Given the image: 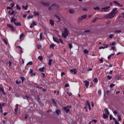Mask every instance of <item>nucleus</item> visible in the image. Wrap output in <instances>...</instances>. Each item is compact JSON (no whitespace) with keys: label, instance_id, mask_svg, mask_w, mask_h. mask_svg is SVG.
Listing matches in <instances>:
<instances>
[{"label":"nucleus","instance_id":"obj_1","mask_svg":"<svg viewBox=\"0 0 124 124\" xmlns=\"http://www.w3.org/2000/svg\"><path fill=\"white\" fill-rule=\"evenodd\" d=\"M118 13V8H114L111 12L107 16H105L106 19H110L111 18H114L116 15Z\"/></svg>","mask_w":124,"mask_h":124},{"label":"nucleus","instance_id":"obj_2","mask_svg":"<svg viewBox=\"0 0 124 124\" xmlns=\"http://www.w3.org/2000/svg\"><path fill=\"white\" fill-rule=\"evenodd\" d=\"M62 35L64 38H66L68 36V31L66 28L64 29V31L62 32Z\"/></svg>","mask_w":124,"mask_h":124},{"label":"nucleus","instance_id":"obj_3","mask_svg":"<svg viewBox=\"0 0 124 124\" xmlns=\"http://www.w3.org/2000/svg\"><path fill=\"white\" fill-rule=\"evenodd\" d=\"M6 104L4 103H0V113L1 114V113H3V111H2V107H4L5 106Z\"/></svg>","mask_w":124,"mask_h":124},{"label":"nucleus","instance_id":"obj_4","mask_svg":"<svg viewBox=\"0 0 124 124\" xmlns=\"http://www.w3.org/2000/svg\"><path fill=\"white\" fill-rule=\"evenodd\" d=\"M68 108H71V106H68L67 107H64L63 108V110H65L66 113H68V112H70V109Z\"/></svg>","mask_w":124,"mask_h":124},{"label":"nucleus","instance_id":"obj_5","mask_svg":"<svg viewBox=\"0 0 124 124\" xmlns=\"http://www.w3.org/2000/svg\"><path fill=\"white\" fill-rule=\"evenodd\" d=\"M7 27L11 29V31H15L14 29V27H13L11 24H7Z\"/></svg>","mask_w":124,"mask_h":124},{"label":"nucleus","instance_id":"obj_6","mask_svg":"<svg viewBox=\"0 0 124 124\" xmlns=\"http://www.w3.org/2000/svg\"><path fill=\"white\" fill-rule=\"evenodd\" d=\"M41 4L45 6H49L50 5V2H44L42 1L41 2Z\"/></svg>","mask_w":124,"mask_h":124},{"label":"nucleus","instance_id":"obj_7","mask_svg":"<svg viewBox=\"0 0 124 124\" xmlns=\"http://www.w3.org/2000/svg\"><path fill=\"white\" fill-rule=\"evenodd\" d=\"M53 41H54L55 42H56V43H58V44H60L59 38L57 37H53Z\"/></svg>","mask_w":124,"mask_h":124},{"label":"nucleus","instance_id":"obj_8","mask_svg":"<svg viewBox=\"0 0 124 124\" xmlns=\"http://www.w3.org/2000/svg\"><path fill=\"white\" fill-rule=\"evenodd\" d=\"M113 2L118 6H120V7H124V5L123 4H120V3L118 2L117 1H113Z\"/></svg>","mask_w":124,"mask_h":124},{"label":"nucleus","instance_id":"obj_9","mask_svg":"<svg viewBox=\"0 0 124 124\" xmlns=\"http://www.w3.org/2000/svg\"><path fill=\"white\" fill-rule=\"evenodd\" d=\"M84 83H85V87L86 88H88L90 85V82L88 80H85L84 81Z\"/></svg>","mask_w":124,"mask_h":124},{"label":"nucleus","instance_id":"obj_10","mask_svg":"<svg viewBox=\"0 0 124 124\" xmlns=\"http://www.w3.org/2000/svg\"><path fill=\"white\" fill-rule=\"evenodd\" d=\"M109 8H110V6H108L106 7L102 8V9H103L105 12H107V10H108Z\"/></svg>","mask_w":124,"mask_h":124},{"label":"nucleus","instance_id":"obj_11","mask_svg":"<svg viewBox=\"0 0 124 124\" xmlns=\"http://www.w3.org/2000/svg\"><path fill=\"white\" fill-rule=\"evenodd\" d=\"M33 26H36V23H35V21H33L32 23L30 26V29H32L33 28Z\"/></svg>","mask_w":124,"mask_h":124},{"label":"nucleus","instance_id":"obj_12","mask_svg":"<svg viewBox=\"0 0 124 124\" xmlns=\"http://www.w3.org/2000/svg\"><path fill=\"white\" fill-rule=\"evenodd\" d=\"M105 113L107 115H110V112H109V110H108V108H105L104 109Z\"/></svg>","mask_w":124,"mask_h":124},{"label":"nucleus","instance_id":"obj_13","mask_svg":"<svg viewBox=\"0 0 124 124\" xmlns=\"http://www.w3.org/2000/svg\"><path fill=\"white\" fill-rule=\"evenodd\" d=\"M70 72H74V74H77V70H76V69H74V70L73 69H71L70 70Z\"/></svg>","mask_w":124,"mask_h":124},{"label":"nucleus","instance_id":"obj_14","mask_svg":"<svg viewBox=\"0 0 124 124\" xmlns=\"http://www.w3.org/2000/svg\"><path fill=\"white\" fill-rule=\"evenodd\" d=\"M0 92H1L3 94H4L5 95L6 93H5V92H4V89L3 88L0 87Z\"/></svg>","mask_w":124,"mask_h":124},{"label":"nucleus","instance_id":"obj_15","mask_svg":"<svg viewBox=\"0 0 124 124\" xmlns=\"http://www.w3.org/2000/svg\"><path fill=\"white\" fill-rule=\"evenodd\" d=\"M103 118L104 119H108L109 118V115L106 114H103Z\"/></svg>","mask_w":124,"mask_h":124},{"label":"nucleus","instance_id":"obj_16","mask_svg":"<svg viewBox=\"0 0 124 124\" xmlns=\"http://www.w3.org/2000/svg\"><path fill=\"white\" fill-rule=\"evenodd\" d=\"M55 5H56L55 3L53 4L50 6H49L48 8L49 10H52V9H53V6H55Z\"/></svg>","mask_w":124,"mask_h":124},{"label":"nucleus","instance_id":"obj_17","mask_svg":"<svg viewBox=\"0 0 124 124\" xmlns=\"http://www.w3.org/2000/svg\"><path fill=\"white\" fill-rule=\"evenodd\" d=\"M18 106H19V105L18 104H16V108L15 109V114H16L17 113V111H18Z\"/></svg>","mask_w":124,"mask_h":124},{"label":"nucleus","instance_id":"obj_18","mask_svg":"<svg viewBox=\"0 0 124 124\" xmlns=\"http://www.w3.org/2000/svg\"><path fill=\"white\" fill-rule=\"evenodd\" d=\"M45 69V68H44V67H43L42 68H40L39 69V71H40V72H44V70Z\"/></svg>","mask_w":124,"mask_h":124},{"label":"nucleus","instance_id":"obj_19","mask_svg":"<svg viewBox=\"0 0 124 124\" xmlns=\"http://www.w3.org/2000/svg\"><path fill=\"white\" fill-rule=\"evenodd\" d=\"M49 22H50V25H51V26H54V25L55 24L54 20H53L52 19H50Z\"/></svg>","mask_w":124,"mask_h":124},{"label":"nucleus","instance_id":"obj_20","mask_svg":"<svg viewBox=\"0 0 124 124\" xmlns=\"http://www.w3.org/2000/svg\"><path fill=\"white\" fill-rule=\"evenodd\" d=\"M20 80H21V81H22V83L24 84V81H25V80H26V78H25L24 77H21L20 78Z\"/></svg>","mask_w":124,"mask_h":124},{"label":"nucleus","instance_id":"obj_21","mask_svg":"<svg viewBox=\"0 0 124 124\" xmlns=\"http://www.w3.org/2000/svg\"><path fill=\"white\" fill-rule=\"evenodd\" d=\"M52 62H53V60L49 59L48 65H49L50 66H51V65H52Z\"/></svg>","mask_w":124,"mask_h":124},{"label":"nucleus","instance_id":"obj_22","mask_svg":"<svg viewBox=\"0 0 124 124\" xmlns=\"http://www.w3.org/2000/svg\"><path fill=\"white\" fill-rule=\"evenodd\" d=\"M28 7H29V6L28 5H26V6L22 5V8L23 9H24L25 10H27Z\"/></svg>","mask_w":124,"mask_h":124},{"label":"nucleus","instance_id":"obj_23","mask_svg":"<svg viewBox=\"0 0 124 124\" xmlns=\"http://www.w3.org/2000/svg\"><path fill=\"white\" fill-rule=\"evenodd\" d=\"M55 113L58 116H59V115H60V113H61V110H60V109H57L56 110Z\"/></svg>","mask_w":124,"mask_h":124},{"label":"nucleus","instance_id":"obj_24","mask_svg":"<svg viewBox=\"0 0 124 124\" xmlns=\"http://www.w3.org/2000/svg\"><path fill=\"white\" fill-rule=\"evenodd\" d=\"M16 85H20V84H21V80H16Z\"/></svg>","mask_w":124,"mask_h":124},{"label":"nucleus","instance_id":"obj_25","mask_svg":"<svg viewBox=\"0 0 124 124\" xmlns=\"http://www.w3.org/2000/svg\"><path fill=\"white\" fill-rule=\"evenodd\" d=\"M15 21H16V19L14 18V17L11 18V23H15Z\"/></svg>","mask_w":124,"mask_h":124},{"label":"nucleus","instance_id":"obj_26","mask_svg":"<svg viewBox=\"0 0 124 124\" xmlns=\"http://www.w3.org/2000/svg\"><path fill=\"white\" fill-rule=\"evenodd\" d=\"M16 26L18 27V26H21V24L20 22H14Z\"/></svg>","mask_w":124,"mask_h":124},{"label":"nucleus","instance_id":"obj_27","mask_svg":"<svg viewBox=\"0 0 124 124\" xmlns=\"http://www.w3.org/2000/svg\"><path fill=\"white\" fill-rule=\"evenodd\" d=\"M24 36H25V34H24V33H21L20 35L19 39H22Z\"/></svg>","mask_w":124,"mask_h":124},{"label":"nucleus","instance_id":"obj_28","mask_svg":"<svg viewBox=\"0 0 124 124\" xmlns=\"http://www.w3.org/2000/svg\"><path fill=\"white\" fill-rule=\"evenodd\" d=\"M68 46H69V49H72V48H73V45H72V44L71 43H69L68 44Z\"/></svg>","mask_w":124,"mask_h":124},{"label":"nucleus","instance_id":"obj_29","mask_svg":"<svg viewBox=\"0 0 124 124\" xmlns=\"http://www.w3.org/2000/svg\"><path fill=\"white\" fill-rule=\"evenodd\" d=\"M114 32H115V33H117V34H118V33H120V32H122V31L121 30H115Z\"/></svg>","mask_w":124,"mask_h":124},{"label":"nucleus","instance_id":"obj_30","mask_svg":"<svg viewBox=\"0 0 124 124\" xmlns=\"http://www.w3.org/2000/svg\"><path fill=\"white\" fill-rule=\"evenodd\" d=\"M17 48H19V49H20V53H21V54H22V53H23V48H22V47L20 46H17Z\"/></svg>","mask_w":124,"mask_h":124},{"label":"nucleus","instance_id":"obj_31","mask_svg":"<svg viewBox=\"0 0 124 124\" xmlns=\"http://www.w3.org/2000/svg\"><path fill=\"white\" fill-rule=\"evenodd\" d=\"M93 82H94V83H98V80L97 79V78H94L93 80Z\"/></svg>","mask_w":124,"mask_h":124},{"label":"nucleus","instance_id":"obj_32","mask_svg":"<svg viewBox=\"0 0 124 124\" xmlns=\"http://www.w3.org/2000/svg\"><path fill=\"white\" fill-rule=\"evenodd\" d=\"M114 55H115L114 53H111L110 55H109L108 57V60H110V59H111V57H112V56H114Z\"/></svg>","mask_w":124,"mask_h":124},{"label":"nucleus","instance_id":"obj_33","mask_svg":"<svg viewBox=\"0 0 124 124\" xmlns=\"http://www.w3.org/2000/svg\"><path fill=\"white\" fill-rule=\"evenodd\" d=\"M106 48H108V46H101L99 47V50H101V49H105Z\"/></svg>","mask_w":124,"mask_h":124},{"label":"nucleus","instance_id":"obj_34","mask_svg":"<svg viewBox=\"0 0 124 124\" xmlns=\"http://www.w3.org/2000/svg\"><path fill=\"white\" fill-rule=\"evenodd\" d=\"M34 16H39V13L34 12Z\"/></svg>","mask_w":124,"mask_h":124},{"label":"nucleus","instance_id":"obj_35","mask_svg":"<svg viewBox=\"0 0 124 124\" xmlns=\"http://www.w3.org/2000/svg\"><path fill=\"white\" fill-rule=\"evenodd\" d=\"M38 59L41 62V61L43 60V57L40 56L38 57Z\"/></svg>","mask_w":124,"mask_h":124},{"label":"nucleus","instance_id":"obj_36","mask_svg":"<svg viewBox=\"0 0 124 124\" xmlns=\"http://www.w3.org/2000/svg\"><path fill=\"white\" fill-rule=\"evenodd\" d=\"M32 62L30 61L27 63V65H32Z\"/></svg>","mask_w":124,"mask_h":124},{"label":"nucleus","instance_id":"obj_37","mask_svg":"<svg viewBox=\"0 0 124 124\" xmlns=\"http://www.w3.org/2000/svg\"><path fill=\"white\" fill-rule=\"evenodd\" d=\"M37 47L38 50H40V48H41V47H42V46L41 45H37Z\"/></svg>","mask_w":124,"mask_h":124},{"label":"nucleus","instance_id":"obj_38","mask_svg":"<svg viewBox=\"0 0 124 124\" xmlns=\"http://www.w3.org/2000/svg\"><path fill=\"white\" fill-rule=\"evenodd\" d=\"M16 9H17L18 10H21V7H20L19 5L16 4Z\"/></svg>","mask_w":124,"mask_h":124},{"label":"nucleus","instance_id":"obj_39","mask_svg":"<svg viewBox=\"0 0 124 124\" xmlns=\"http://www.w3.org/2000/svg\"><path fill=\"white\" fill-rule=\"evenodd\" d=\"M2 41L5 43V44H6V45H7V41L6 40V39H3Z\"/></svg>","mask_w":124,"mask_h":124},{"label":"nucleus","instance_id":"obj_40","mask_svg":"<svg viewBox=\"0 0 124 124\" xmlns=\"http://www.w3.org/2000/svg\"><path fill=\"white\" fill-rule=\"evenodd\" d=\"M58 40L59 42L61 43V44H63V42H62V38H59Z\"/></svg>","mask_w":124,"mask_h":124},{"label":"nucleus","instance_id":"obj_41","mask_svg":"<svg viewBox=\"0 0 124 124\" xmlns=\"http://www.w3.org/2000/svg\"><path fill=\"white\" fill-rule=\"evenodd\" d=\"M93 9H94V10H100V8H99V7H94V8H93Z\"/></svg>","mask_w":124,"mask_h":124},{"label":"nucleus","instance_id":"obj_42","mask_svg":"<svg viewBox=\"0 0 124 124\" xmlns=\"http://www.w3.org/2000/svg\"><path fill=\"white\" fill-rule=\"evenodd\" d=\"M54 47H55V44H51L50 46V48H54Z\"/></svg>","mask_w":124,"mask_h":124},{"label":"nucleus","instance_id":"obj_43","mask_svg":"<svg viewBox=\"0 0 124 124\" xmlns=\"http://www.w3.org/2000/svg\"><path fill=\"white\" fill-rule=\"evenodd\" d=\"M97 19H98V18L97 17H95L92 21L93 23H94L96 21H97Z\"/></svg>","mask_w":124,"mask_h":124},{"label":"nucleus","instance_id":"obj_44","mask_svg":"<svg viewBox=\"0 0 124 124\" xmlns=\"http://www.w3.org/2000/svg\"><path fill=\"white\" fill-rule=\"evenodd\" d=\"M42 37H43V33H41L40 34V40H42Z\"/></svg>","mask_w":124,"mask_h":124},{"label":"nucleus","instance_id":"obj_45","mask_svg":"<svg viewBox=\"0 0 124 124\" xmlns=\"http://www.w3.org/2000/svg\"><path fill=\"white\" fill-rule=\"evenodd\" d=\"M69 12L71 14H73V13H74V10L70 9Z\"/></svg>","mask_w":124,"mask_h":124},{"label":"nucleus","instance_id":"obj_46","mask_svg":"<svg viewBox=\"0 0 124 124\" xmlns=\"http://www.w3.org/2000/svg\"><path fill=\"white\" fill-rule=\"evenodd\" d=\"M32 73H33V70H32V69H31V68H30L29 74H31Z\"/></svg>","mask_w":124,"mask_h":124},{"label":"nucleus","instance_id":"obj_47","mask_svg":"<svg viewBox=\"0 0 124 124\" xmlns=\"http://www.w3.org/2000/svg\"><path fill=\"white\" fill-rule=\"evenodd\" d=\"M84 54H89V50L87 49H84Z\"/></svg>","mask_w":124,"mask_h":124},{"label":"nucleus","instance_id":"obj_48","mask_svg":"<svg viewBox=\"0 0 124 124\" xmlns=\"http://www.w3.org/2000/svg\"><path fill=\"white\" fill-rule=\"evenodd\" d=\"M31 77H35V73H32V74H30Z\"/></svg>","mask_w":124,"mask_h":124},{"label":"nucleus","instance_id":"obj_49","mask_svg":"<svg viewBox=\"0 0 124 124\" xmlns=\"http://www.w3.org/2000/svg\"><path fill=\"white\" fill-rule=\"evenodd\" d=\"M116 43L115 42H113L111 44H110L109 45L110 46H114L115 45Z\"/></svg>","mask_w":124,"mask_h":124},{"label":"nucleus","instance_id":"obj_50","mask_svg":"<svg viewBox=\"0 0 124 124\" xmlns=\"http://www.w3.org/2000/svg\"><path fill=\"white\" fill-rule=\"evenodd\" d=\"M55 17H56V18H57V19H58L59 21H60V20H61V18H60V17H59V16H58V15H55Z\"/></svg>","mask_w":124,"mask_h":124},{"label":"nucleus","instance_id":"obj_51","mask_svg":"<svg viewBox=\"0 0 124 124\" xmlns=\"http://www.w3.org/2000/svg\"><path fill=\"white\" fill-rule=\"evenodd\" d=\"M107 79H108V80H111V79H112V76H108Z\"/></svg>","mask_w":124,"mask_h":124},{"label":"nucleus","instance_id":"obj_52","mask_svg":"<svg viewBox=\"0 0 124 124\" xmlns=\"http://www.w3.org/2000/svg\"><path fill=\"white\" fill-rule=\"evenodd\" d=\"M81 17L82 18V19H86V18H87V15H84L83 16H82Z\"/></svg>","mask_w":124,"mask_h":124},{"label":"nucleus","instance_id":"obj_53","mask_svg":"<svg viewBox=\"0 0 124 124\" xmlns=\"http://www.w3.org/2000/svg\"><path fill=\"white\" fill-rule=\"evenodd\" d=\"M11 64H12V62H11V61H9L8 67H10V66H11Z\"/></svg>","mask_w":124,"mask_h":124},{"label":"nucleus","instance_id":"obj_54","mask_svg":"<svg viewBox=\"0 0 124 124\" xmlns=\"http://www.w3.org/2000/svg\"><path fill=\"white\" fill-rule=\"evenodd\" d=\"M116 86V85H115L114 84H111L110 85V88H114V87H115Z\"/></svg>","mask_w":124,"mask_h":124},{"label":"nucleus","instance_id":"obj_55","mask_svg":"<svg viewBox=\"0 0 124 124\" xmlns=\"http://www.w3.org/2000/svg\"><path fill=\"white\" fill-rule=\"evenodd\" d=\"M91 122H93L94 123H95V124H96V123H97V120L96 119H93Z\"/></svg>","mask_w":124,"mask_h":124},{"label":"nucleus","instance_id":"obj_56","mask_svg":"<svg viewBox=\"0 0 124 124\" xmlns=\"http://www.w3.org/2000/svg\"><path fill=\"white\" fill-rule=\"evenodd\" d=\"M67 93L69 96H71V95H72V93H71L67 92Z\"/></svg>","mask_w":124,"mask_h":124},{"label":"nucleus","instance_id":"obj_57","mask_svg":"<svg viewBox=\"0 0 124 124\" xmlns=\"http://www.w3.org/2000/svg\"><path fill=\"white\" fill-rule=\"evenodd\" d=\"M11 7L13 8V7H14V6H15V4L14 3H11Z\"/></svg>","mask_w":124,"mask_h":124},{"label":"nucleus","instance_id":"obj_58","mask_svg":"<svg viewBox=\"0 0 124 124\" xmlns=\"http://www.w3.org/2000/svg\"><path fill=\"white\" fill-rule=\"evenodd\" d=\"M32 18V16H27V19H31Z\"/></svg>","mask_w":124,"mask_h":124},{"label":"nucleus","instance_id":"obj_59","mask_svg":"<svg viewBox=\"0 0 124 124\" xmlns=\"http://www.w3.org/2000/svg\"><path fill=\"white\" fill-rule=\"evenodd\" d=\"M98 93L99 95H101V90H98Z\"/></svg>","mask_w":124,"mask_h":124},{"label":"nucleus","instance_id":"obj_60","mask_svg":"<svg viewBox=\"0 0 124 124\" xmlns=\"http://www.w3.org/2000/svg\"><path fill=\"white\" fill-rule=\"evenodd\" d=\"M113 36H114V35L113 34H111L109 35V38H112V37H113Z\"/></svg>","mask_w":124,"mask_h":124},{"label":"nucleus","instance_id":"obj_61","mask_svg":"<svg viewBox=\"0 0 124 124\" xmlns=\"http://www.w3.org/2000/svg\"><path fill=\"white\" fill-rule=\"evenodd\" d=\"M25 97L27 100H29V99H30V97L27 95H25Z\"/></svg>","mask_w":124,"mask_h":124},{"label":"nucleus","instance_id":"obj_62","mask_svg":"<svg viewBox=\"0 0 124 124\" xmlns=\"http://www.w3.org/2000/svg\"><path fill=\"white\" fill-rule=\"evenodd\" d=\"M112 119H113V115H109V120H110V121H111L112 120Z\"/></svg>","mask_w":124,"mask_h":124},{"label":"nucleus","instance_id":"obj_63","mask_svg":"<svg viewBox=\"0 0 124 124\" xmlns=\"http://www.w3.org/2000/svg\"><path fill=\"white\" fill-rule=\"evenodd\" d=\"M78 21H83L82 17H81V16L79 17V18L78 19Z\"/></svg>","mask_w":124,"mask_h":124},{"label":"nucleus","instance_id":"obj_64","mask_svg":"<svg viewBox=\"0 0 124 124\" xmlns=\"http://www.w3.org/2000/svg\"><path fill=\"white\" fill-rule=\"evenodd\" d=\"M86 102L88 106H91V104H90V102H89V101H86Z\"/></svg>","mask_w":124,"mask_h":124}]
</instances>
